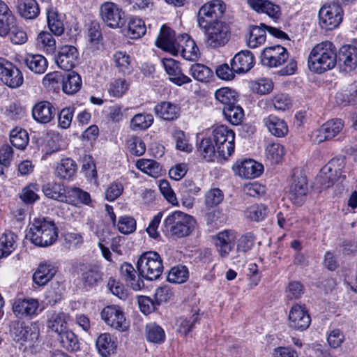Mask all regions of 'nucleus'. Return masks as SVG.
<instances>
[{"label":"nucleus","mask_w":357,"mask_h":357,"mask_svg":"<svg viewBox=\"0 0 357 357\" xmlns=\"http://www.w3.org/2000/svg\"><path fill=\"white\" fill-rule=\"evenodd\" d=\"M337 51L331 41L325 40L317 44L308 56V66L311 71L323 73L333 69L337 64Z\"/></svg>","instance_id":"nucleus-1"},{"label":"nucleus","mask_w":357,"mask_h":357,"mask_svg":"<svg viewBox=\"0 0 357 357\" xmlns=\"http://www.w3.org/2000/svg\"><path fill=\"white\" fill-rule=\"evenodd\" d=\"M57 236V229L54 223L45 218L33 220L26 234L27 239L40 247L51 245L56 241Z\"/></svg>","instance_id":"nucleus-2"},{"label":"nucleus","mask_w":357,"mask_h":357,"mask_svg":"<svg viewBox=\"0 0 357 357\" xmlns=\"http://www.w3.org/2000/svg\"><path fill=\"white\" fill-rule=\"evenodd\" d=\"M195 225L196 221L192 216L180 211L173 212L164 221L165 231L178 238L190 235Z\"/></svg>","instance_id":"nucleus-3"},{"label":"nucleus","mask_w":357,"mask_h":357,"mask_svg":"<svg viewBox=\"0 0 357 357\" xmlns=\"http://www.w3.org/2000/svg\"><path fill=\"white\" fill-rule=\"evenodd\" d=\"M137 269L140 275L145 279L156 280L163 271L161 257L156 252H144L138 259Z\"/></svg>","instance_id":"nucleus-4"},{"label":"nucleus","mask_w":357,"mask_h":357,"mask_svg":"<svg viewBox=\"0 0 357 357\" xmlns=\"http://www.w3.org/2000/svg\"><path fill=\"white\" fill-rule=\"evenodd\" d=\"M204 34L206 47L213 50L224 47L231 36L229 25L219 20L210 22L209 27L204 31Z\"/></svg>","instance_id":"nucleus-5"},{"label":"nucleus","mask_w":357,"mask_h":357,"mask_svg":"<svg viewBox=\"0 0 357 357\" xmlns=\"http://www.w3.org/2000/svg\"><path fill=\"white\" fill-rule=\"evenodd\" d=\"M218 157L227 160L234 151L235 134L226 126L220 125L213 130Z\"/></svg>","instance_id":"nucleus-6"},{"label":"nucleus","mask_w":357,"mask_h":357,"mask_svg":"<svg viewBox=\"0 0 357 357\" xmlns=\"http://www.w3.org/2000/svg\"><path fill=\"white\" fill-rule=\"evenodd\" d=\"M343 10L338 1H328L319 10V24L322 29L331 30L342 20Z\"/></svg>","instance_id":"nucleus-7"},{"label":"nucleus","mask_w":357,"mask_h":357,"mask_svg":"<svg viewBox=\"0 0 357 357\" xmlns=\"http://www.w3.org/2000/svg\"><path fill=\"white\" fill-rule=\"evenodd\" d=\"M103 22L112 29L122 28L126 22L124 11L112 1H105L100 8Z\"/></svg>","instance_id":"nucleus-8"},{"label":"nucleus","mask_w":357,"mask_h":357,"mask_svg":"<svg viewBox=\"0 0 357 357\" xmlns=\"http://www.w3.org/2000/svg\"><path fill=\"white\" fill-rule=\"evenodd\" d=\"M345 162L343 158L331 159L320 171L319 178L324 188H329L341 176Z\"/></svg>","instance_id":"nucleus-9"},{"label":"nucleus","mask_w":357,"mask_h":357,"mask_svg":"<svg viewBox=\"0 0 357 357\" xmlns=\"http://www.w3.org/2000/svg\"><path fill=\"white\" fill-rule=\"evenodd\" d=\"M289 53L282 45H273L265 47L261 53L260 62L268 68H277L287 61Z\"/></svg>","instance_id":"nucleus-10"},{"label":"nucleus","mask_w":357,"mask_h":357,"mask_svg":"<svg viewBox=\"0 0 357 357\" xmlns=\"http://www.w3.org/2000/svg\"><path fill=\"white\" fill-rule=\"evenodd\" d=\"M308 192L307 181L301 172L293 174L289 185V197L294 204L301 206L305 200Z\"/></svg>","instance_id":"nucleus-11"},{"label":"nucleus","mask_w":357,"mask_h":357,"mask_svg":"<svg viewBox=\"0 0 357 357\" xmlns=\"http://www.w3.org/2000/svg\"><path fill=\"white\" fill-rule=\"evenodd\" d=\"M101 318L108 326L119 331H126L129 327V322L126 320L124 313L117 305L104 307L101 312Z\"/></svg>","instance_id":"nucleus-12"},{"label":"nucleus","mask_w":357,"mask_h":357,"mask_svg":"<svg viewBox=\"0 0 357 357\" xmlns=\"http://www.w3.org/2000/svg\"><path fill=\"white\" fill-rule=\"evenodd\" d=\"M0 79L8 86L15 89L23 84L22 72L12 63L0 58Z\"/></svg>","instance_id":"nucleus-13"},{"label":"nucleus","mask_w":357,"mask_h":357,"mask_svg":"<svg viewBox=\"0 0 357 357\" xmlns=\"http://www.w3.org/2000/svg\"><path fill=\"white\" fill-rule=\"evenodd\" d=\"M289 327L298 330H306L311 323V317L305 305L294 304L290 309L289 317Z\"/></svg>","instance_id":"nucleus-14"},{"label":"nucleus","mask_w":357,"mask_h":357,"mask_svg":"<svg viewBox=\"0 0 357 357\" xmlns=\"http://www.w3.org/2000/svg\"><path fill=\"white\" fill-rule=\"evenodd\" d=\"M77 59V48L72 45H64L59 49L56 63L60 68L69 71L75 66Z\"/></svg>","instance_id":"nucleus-15"},{"label":"nucleus","mask_w":357,"mask_h":357,"mask_svg":"<svg viewBox=\"0 0 357 357\" xmlns=\"http://www.w3.org/2000/svg\"><path fill=\"white\" fill-rule=\"evenodd\" d=\"M236 234L232 230H225L219 232L214 237L216 250L222 258L227 257L235 245Z\"/></svg>","instance_id":"nucleus-16"},{"label":"nucleus","mask_w":357,"mask_h":357,"mask_svg":"<svg viewBox=\"0 0 357 357\" xmlns=\"http://www.w3.org/2000/svg\"><path fill=\"white\" fill-rule=\"evenodd\" d=\"M178 44V37L175 38L174 31L165 25H163L155 40L156 46L170 52L173 55H178V50H176Z\"/></svg>","instance_id":"nucleus-17"},{"label":"nucleus","mask_w":357,"mask_h":357,"mask_svg":"<svg viewBox=\"0 0 357 357\" xmlns=\"http://www.w3.org/2000/svg\"><path fill=\"white\" fill-rule=\"evenodd\" d=\"M178 54L188 61H195L199 56V50L196 43L189 35L185 33L178 36Z\"/></svg>","instance_id":"nucleus-18"},{"label":"nucleus","mask_w":357,"mask_h":357,"mask_svg":"<svg viewBox=\"0 0 357 357\" xmlns=\"http://www.w3.org/2000/svg\"><path fill=\"white\" fill-rule=\"evenodd\" d=\"M162 63L172 82L181 86L191 82L190 78L181 72L178 63L174 59L165 58Z\"/></svg>","instance_id":"nucleus-19"},{"label":"nucleus","mask_w":357,"mask_h":357,"mask_svg":"<svg viewBox=\"0 0 357 357\" xmlns=\"http://www.w3.org/2000/svg\"><path fill=\"white\" fill-rule=\"evenodd\" d=\"M338 59L344 71L354 70L357 67V47L351 45H343L339 50Z\"/></svg>","instance_id":"nucleus-20"},{"label":"nucleus","mask_w":357,"mask_h":357,"mask_svg":"<svg viewBox=\"0 0 357 357\" xmlns=\"http://www.w3.org/2000/svg\"><path fill=\"white\" fill-rule=\"evenodd\" d=\"M255 63L253 54L249 50H243L231 59V66L236 73H244L250 70Z\"/></svg>","instance_id":"nucleus-21"},{"label":"nucleus","mask_w":357,"mask_h":357,"mask_svg":"<svg viewBox=\"0 0 357 357\" xmlns=\"http://www.w3.org/2000/svg\"><path fill=\"white\" fill-rule=\"evenodd\" d=\"M56 113L54 106L47 101H40L36 103L32 109L33 119L40 123L50 122Z\"/></svg>","instance_id":"nucleus-22"},{"label":"nucleus","mask_w":357,"mask_h":357,"mask_svg":"<svg viewBox=\"0 0 357 357\" xmlns=\"http://www.w3.org/2000/svg\"><path fill=\"white\" fill-rule=\"evenodd\" d=\"M11 333L14 340L17 342L33 343L38 337V332L36 327L26 326L20 322L14 324Z\"/></svg>","instance_id":"nucleus-23"},{"label":"nucleus","mask_w":357,"mask_h":357,"mask_svg":"<svg viewBox=\"0 0 357 357\" xmlns=\"http://www.w3.org/2000/svg\"><path fill=\"white\" fill-rule=\"evenodd\" d=\"M38 306L39 303L36 299H18L15 301L13 310L16 317L23 318L35 314Z\"/></svg>","instance_id":"nucleus-24"},{"label":"nucleus","mask_w":357,"mask_h":357,"mask_svg":"<svg viewBox=\"0 0 357 357\" xmlns=\"http://www.w3.org/2000/svg\"><path fill=\"white\" fill-rule=\"evenodd\" d=\"M263 123L268 130L277 137H283L288 133L286 122L275 115L271 114L263 119Z\"/></svg>","instance_id":"nucleus-25"},{"label":"nucleus","mask_w":357,"mask_h":357,"mask_svg":"<svg viewBox=\"0 0 357 357\" xmlns=\"http://www.w3.org/2000/svg\"><path fill=\"white\" fill-rule=\"evenodd\" d=\"M56 268L51 263H40L33 275V282L38 286L46 284L56 274Z\"/></svg>","instance_id":"nucleus-26"},{"label":"nucleus","mask_w":357,"mask_h":357,"mask_svg":"<svg viewBox=\"0 0 357 357\" xmlns=\"http://www.w3.org/2000/svg\"><path fill=\"white\" fill-rule=\"evenodd\" d=\"M121 276L135 291H139L144 287L142 279L137 273L134 267L129 263H123L120 267Z\"/></svg>","instance_id":"nucleus-27"},{"label":"nucleus","mask_w":357,"mask_h":357,"mask_svg":"<svg viewBox=\"0 0 357 357\" xmlns=\"http://www.w3.org/2000/svg\"><path fill=\"white\" fill-rule=\"evenodd\" d=\"M80 271L81 280L85 286L93 287L102 279L101 273L96 265L82 264L80 266Z\"/></svg>","instance_id":"nucleus-28"},{"label":"nucleus","mask_w":357,"mask_h":357,"mask_svg":"<svg viewBox=\"0 0 357 357\" xmlns=\"http://www.w3.org/2000/svg\"><path fill=\"white\" fill-rule=\"evenodd\" d=\"M96 347L98 353L102 357L110 356L116 348L115 341L108 333L100 334L96 341Z\"/></svg>","instance_id":"nucleus-29"},{"label":"nucleus","mask_w":357,"mask_h":357,"mask_svg":"<svg viewBox=\"0 0 357 357\" xmlns=\"http://www.w3.org/2000/svg\"><path fill=\"white\" fill-rule=\"evenodd\" d=\"M238 174L245 178H252L259 176L263 166L253 160H245L237 165Z\"/></svg>","instance_id":"nucleus-30"},{"label":"nucleus","mask_w":357,"mask_h":357,"mask_svg":"<svg viewBox=\"0 0 357 357\" xmlns=\"http://www.w3.org/2000/svg\"><path fill=\"white\" fill-rule=\"evenodd\" d=\"M154 112L160 118L170 121L179 116L180 108L174 103L164 101L155 107Z\"/></svg>","instance_id":"nucleus-31"},{"label":"nucleus","mask_w":357,"mask_h":357,"mask_svg":"<svg viewBox=\"0 0 357 357\" xmlns=\"http://www.w3.org/2000/svg\"><path fill=\"white\" fill-rule=\"evenodd\" d=\"M15 23L8 5L4 1H0V36L6 37L10 31Z\"/></svg>","instance_id":"nucleus-32"},{"label":"nucleus","mask_w":357,"mask_h":357,"mask_svg":"<svg viewBox=\"0 0 357 357\" xmlns=\"http://www.w3.org/2000/svg\"><path fill=\"white\" fill-rule=\"evenodd\" d=\"M266 29L267 26L261 24L260 26H250L249 37L247 40V44L250 48H257L263 45L266 39Z\"/></svg>","instance_id":"nucleus-33"},{"label":"nucleus","mask_w":357,"mask_h":357,"mask_svg":"<svg viewBox=\"0 0 357 357\" xmlns=\"http://www.w3.org/2000/svg\"><path fill=\"white\" fill-rule=\"evenodd\" d=\"M250 8L257 13H263L273 18H279L280 7L273 1H248Z\"/></svg>","instance_id":"nucleus-34"},{"label":"nucleus","mask_w":357,"mask_h":357,"mask_svg":"<svg viewBox=\"0 0 357 357\" xmlns=\"http://www.w3.org/2000/svg\"><path fill=\"white\" fill-rule=\"evenodd\" d=\"M77 166L76 162L71 158H63L58 162L55 174L56 176L62 179H70L76 173Z\"/></svg>","instance_id":"nucleus-35"},{"label":"nucleus","mask_w":357,"mask_h":357,"mask_svg":"<svg viewBox=\"0 0 357 357\" xmlns=\"http://www.w3.org/2000/svg\"><path fill=\"white\" fill-rule=\"evenodd\" d=\"M64 202L73 205L89 204L91 202V197L87 192L79 188L73 187L66 190Z\"/></svg>","instance_id":"nucleus-36"},{"label":"nucleus","mask_w":357,"mask_h":357,"mask_svg":"<svg viewBox=\"0 0 357 357\" xmlns=\"http://www.w3.org/2000/svg\"><path fill=\"white\" fill-rule=\"evenodd\" d=\"M36 45L38 49L50 54H54L56 49L54 38L51 33L46 31H42L38 34Z\"/></svg>","instance_id":"nucleus-37"},{"label":"nucleus","mask_w":357,"mask_h":357,"mask_svg":"<svg viewBox=\"0 0 357 357\" xmlns=\"http://www.w3.org/2000/svg\"><path fill=\"white\" fill-rule=\"evenodd\" d=\"M146 26L144 22L140 19L134 17L129 18L126 29V35L132 39H137L146 33Z\"/></svg>","instance_id":"nucleus-38"},{"label":"nucleus","mask_w":357,"mask_h":357,"mask_svg":"<svg viewBox=\"0 0 357 357\" xmlns=\"http://www.w3.org/2000/svg\"><path fill=\"white\" fill-rule=\"evenodd\" d=\"M24 63L31 71L36 74H43L47 68V59L40 54L28 55Z\"/></svg>","instance_id":"nucleus-39"},{"label":"nucleus","mask_w":357,"mask_h":357,"mask_svg":"<svg viewBox=\"0 0 357 357\" xmlns=\"http://www.w3.org/2000/svg\"><path fill=\"white\" fill-rule=\"evenodd\" d=\"M17 236L12 231L3 233L0 237V259L6 257L17 247Z\"/></svg>","instance_id":"nucleus-40"},{"label":"nucleus","mask_w":357,"mask_h":357,"mask_svg":"<svg viewBox=\"0 0 357 357\" xmlns=\"http://www.w3.org/2000/svg\"><path fill=\"white\" fill-rule=\"evenodd\" d=\"M284 155V148L277 142H269L265 148V157L271 164H278Z\"/></svg>","instance_id":"nucleus-41"},{"label":"nucleus","mask_w":357,"mask_h":357,"mask_svg":"<svg viewBox=\"0 0 357 357\" xmlns=\"http://www.w3.org/2000/svg\"><path fill=\"white\" fill-rule=\"evenodd\" d=\"M81 86V77L74 71L68 73L63 79V91L68 95H73L77 93L80 89Z\"/></svg>","instance_id":"nucleus-42"},{"label":"nucleus","mask_w":357,"mask_h":357,"mask_svg":"<svg viewBox=\"0 0 357 357\" xmlns=\"http://www.w3.org/2000/svg\"><path fill=\"white\" fill-rule=\"evenodd\" d=\"M68 315L63 312H54L47 321V328L59 335L67 329Z\"/></svg>","instance_id":"nucleus-43"},{"label":"nucleus","mask_w":357,"mask_h":357,"mask_svg":"<svg viewBox=\"0 0 357 357\" xmlns=\"http://www.w3.org/2000/svg\"><path fill=\"white\" fill-rule=\"evenodd\" d=\"M47 24L52 33L55 36H61L64 32L63 22L59 16L58 11L52 7L49 8L47 11Z\"/></svg>","instance_id":"nucleus-44"},{"label":"nucleus","mask_w":357,"mask_h":357,"mask_svg":"<svg viewBox=\"0 0 357 357\" xmlns=\"http://www.w3.org/2000/svg\"><path fill=\"white\" fill-rule=\"evenodd\" d=\"M58 340L62 347L69 351H76L79 349L77 335L68 328L58 335Z\"/></svg>","instance_id":"nucleus-45"},{"label":"nucleus","mask_w":357,"mask_h":357,"mask_svg":"<svg viewBox=\"0 0 357 357\" xmlns=\"http://www.w3.org/2000/svg\"><path fill=\"white\" fill-rule=\"evenodd\" d=\"M225 10L224 1H208L199 9V14H204L208 17H220Z\"/></svg>","instance_id":"nucleus-46"},{"label":"nucleus","mask_w":357,"mask_h":357,"mask_svg":"<svg viewBox=\"0 0 357 357\" xmlns=\"http://www.w3.org/2000/svg\"><path fill=\"white\" fill-rule=\"evenodd\" d=\"M222 113L231 124L236 126L242 122L244 116L243 109L239 105H236V103L230 106H224Z\"/></svg>","instance_id":"nucleus-47"},{"label":"nucleus","mask_w":357,"mask_h":357,"mask_svg":"<svg viewBox=\"0 0 357 357\" xmlns=\"http://www.w3.org/2000/svg\"><path fill=\"white\" fill-rule=\"evenodd\" d=\"M43 192L49 198L64 202L66 190L61 183H48L43 185Z\"/></svg>","instance_id":"nucleus-48"},{"label":"nucleus","mask_w":357,"mask_h":357,"mask_svg":"<svg viewBox=\"0 0 357 357\" xmlns=\"http://www.w3.org/2000/svg\"><path fill=\"white\" fill-rule=\"evenodd\" d=\"M153 122V116L151 114H137L130 121V128L134 131L144 130L149 128Z\"/></svg>","instance_id":"nucleus-49"},{"label":"nucleus","mask_w":357,"mask_h":357,"mask_svg":"<svg viewBox=\"0 0 357 357\" xmlns=\"http://www.w3.org/2000/svg\"><path fill=\"white\" fill-rule=\"evenodd\" d=\"M17 10L22 17L29 20L36 18L40 13L37 1H20Z\"/></svg>","instance_id":"nucleus-50"},{"label":"nucleus","mask_w":357,"mask_h":357,"mask_svg":"<svg viewBox=\"0 0 357 357\" xmlns=\"http://www.w3.org/2000/svg\"><path fill=\"white\" fill-rule=\"evenodd\" d=\"M197 151L202 158L207 162L213 161L218 154L217 149H215L210 138L202 139L199 144Z\"/></svg>","instance_id":"nucleus-51"},{"label":"nucleus","mask_w":357,"mask_h":357,"mask_svg":"<svg viewBox=\"0 0 357 357\" xmlns=\"http://www.w3.org/2000/svg\"><path fill=\"white\" fill-rule=\"evenodd\" d=\"M11 144L18 149H24L29 143V135L25 130L22 128L13 129L10 133Z\"/></svg>","instance_id":"nucleus-52"},{"label":"nucleus","mask_w":357,"mask_h":357,"mask_svg":"<svg viewBox=\"0 0 357 357\" xmlns=\"http://www.w3.org/2000/svg\"><path fill=\"white\" fill-rule=\"evenodd\" d=\"M190 73L195 79L202 82H208L212 76L211 70L206 66L201 63L192 65Z\"/></svg>","instance_id":"nucleus-53"},{"label":"nucleus","mask_w":357,"mask_h":357,"mask_svg":"<svg viewBox=\"0 0 357 357\" xmlns=\"http://www.w3.org/2000/svg\"><path fill=\"white\" fill-rule=\"evenodd\" d=\"M115 66L123 74H130L132 68L130 63V58L128 54L123 52H117L113 56Z\"/></svg>","instance_id":"nucleus-54"},{"label":"nucleus","mask_w":357,"mask_h":357,"mask_svg":"<svg viewBox=\"0 0 357 357\" xmlns=\"http://www.w3.org/2000/svg\"><path fill=\"white\" fill-rule=\"evenodd\" d=\"M215 98L224 106H230L236 102L237 93L228 87L221 88L215 91Z\"/></svg>","instance_id":"nucleus-55"},{"label":"nucleus","mask_w":357,"mask_h":357,"mask_svg":"<svg viewBox=\"0 0 357 357\" xmlns=\"http://www.w3.org/2000/svg\"><path fill=\"white\" fill-rule=\"evenodd\" d=\"M343 127L344 122L341 119H334L323 124L321 131L328 135V137L332 139L341 132Z\"/></svg>","instance_id":"nucleus-56"},{"label":"nucleus","mask_w":357,"mask_h":357,"mask_svg":"<svg viewBox=\"0 0 357 357\" xmlns=\"http://www.w3.org/2000/svg\"><path fill=\"white\" fill-rule=\"evenodd\" d=\"M136 166L139 169L153 177H156L160 172L159 164L153 160L139 159L137 161Z\"/></svg>","instance_id":"nucleus-57"},{"label":"nucleus","mask_w":357,"mask_h":357,"mask_svg":"<svg viewBox=\"0 0 357 357\" xmlns=\"http://www.w3.org/2000/svg\"><path fill=\"white\" fill-rule=\"evenodd\" d=\"M188 277V268L185 266H178L170 270L167 280L172 283L181 284L185 282Z\"/></svg>","instance_id":"nucleus-58"},{"label":"nucleus","mask_w":357,"mask_h":357,"mask_svg":"<svg viewBox=\"0 0 357 357\" xmlns=\"http://www.w3.org/2000/svg\"><path fill=\"white\" fill-rule=\"evenodd\" d=\"M224 199L223 192L218 188L208 190L204 195V203L207 208H213L219 205Z\"/></svg>","instance_id":"nucleus-59"},{"label":"nucleus","mask_w":357,"mask_h":357,"mask_svg":"<svg viewBox=\"0 0 357 357\" xmlns=\"http://www.w3.org/2000/svg\"><path fill=\"white\" fill-rule=\"evenodd\" d=\"M146 337L149 342L159 344L165 340V335L163 329L155 324L146 326Z\"/></svg>","instance_id":"nucleus-60"},{"label":"nucleus","mask_w":357,"mask_h":357,"mask_svg":"<svg viewBox=\"0 0 357 357\" xmlns=\"http://www.w3.org/2000/svg\"><path fill=\"white\" fill-rule=\"evenodd\" d=\"M75 108L68 107L62 109L58 114V126L61 128H68L72 123Z\"/></svg>","instance_id":"nucleus-61"},{"label":"nucleus","mask_w":357,"mask_h":357,"mask_svg":"<svg viewBox=\"0 0 357 357\" xmlns=\"http://www.w3.org/2000/svg\"><path fill=\"white\" fill-rule=\"evenodd\" d=\"M198 320L197 313H193L189 317H182L178 321V331L186 335L194 327Z\"/></svg>","instance_id":"nucleus-62"},{"label":"nucleus","mask_w":357,"mask_h":357,"mask_svg":"<svg viewBox=\"0 0 357 357\" xmlns=\"http://www.w3.org/2000/svg\"><path fill=\"white\" fill-rule=\"evenodd\" d=\"M119 231L124 234H129L136 229V221L130 216L121 217L118 222Z\"/></svg>","instance_id":"nucleus-63"},{"label":"nucleus","mask_w":357,"mask_h":357,"mask_svg":"<svg viewBox=\"0 0 357 357\" xmlns=\"http://www.w3.org/2000/svg\"><path fill=\"white\" fill-rule=\"evenodd\" d=\"M266 208L263 205H253L247 208L245 212L247 218L253 221L261 220L266 215Z\"/></svg>","instance_id":"nucleus-64"}]
</instances>
